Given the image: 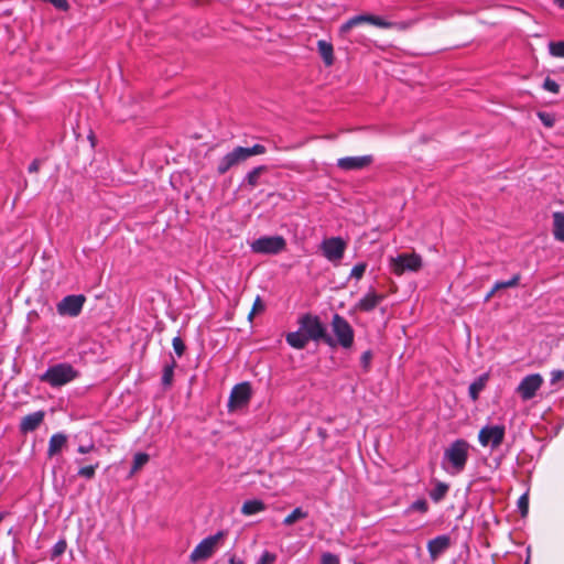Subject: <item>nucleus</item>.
<instances>
[{
  "mask_svg": "<svg viewBox=\"0 0 564 564\" xmlns=\"http://www.w3.org/2000/svg\"><path fill=\"white\" fill-rule=\"evenodd\" d=\"M547 47L550 55L564 58V41H552L549 43Z\"/></svg>",
  "mask_w": 564,
  "mask_h": 564,
  "instance_id": "32",
  "label": "nucleus"
},
{
  "mask_svg": "<svg viewBox=\"0 0 564 564\" xmlns=\"http://www.w3.org/2000/svg\"><path fill=\"white\" fill-rule=\"evenodd\" d=\"M371 359H372V352L370 350L362 352V355L360 357V365L364 368L365 372L369 371Z\"/></svg>",
  "mask_w": 564,
  "mask_h": 564,
  "instance_id": "41",
  "label": "nucleus"
},
{
  "mask_svg": "<svg viewBox=\"0 0 564 564\" xmlns=\"http://www.w3.org/2000/svg\"><path fill=\"white\" fill-rule=\"evenodd\" d=\"M175 367H176V361L173 358L171 359L170 364H166L163 367L162 379L161 380H162V384L164 387H170L172 384Z\"/></svg>",
  "mask_w": 564,
  "mask_h": 564,
  "instance_id": "27",
  "label": "nucleus"
},
{
  "mask_svg": "<svg viewBox=\"0 0 564 564\" xmlns=\"http://www.w3.org/2000/svg\"><path fill=\"white\" fill-rule=\"evenodd\" d=\"M332 329L336 337L335 345L338 344L348 349L354 344L355 333L350 324L339 314H335L332 319Z\"/></svg>",
  "mask_w": 564,
  "mask_h": 564,
  "instance_id": "5",
  "label": "nucleus"
},
{
  "mask_svg": "<svg viewBox=\"0 0 564 564\" xmlns=\"http://www.w3.org/2000/svg\"><path fill=\"white\" fill-rule=\"evenodd\" d=\"M470 445L463 438L455 440L445 448L442 467L449 475L460 474L468 462Z\"/></svg>",
  "mask_w": 564,
  "mask_h": 564,
  "instance_id": "1",
  "label": "nucleus"
},
{
  "mask_svg": "<svg viewBox=\"0 0 564 564\" xmlns=\"http://www.w3.org/2000/svg\"><path fill=\"white\" fill-rule=\"evenodd\" d=\"M518 508H519L522 517L527 516L528 509H529V498H528L527 494L522 495L518 499Z\"/></svg>",
  "mask_w": 564,
  "mask_h": 564,
  "instance_id": "42",
  "label": "nucleus"
},
{
  "mask_svg": "<svg viewBox=\"0 0 564 564\" xmlns=\"http://www.w3.org/2000/svg\"><path fill=\"white\" fill-rule=\"evenodd\" d=\"M497 291H494V288L491 289V291L487 294L486 296V301H488Z\"/></svg>",
  "mask_w": 564,
  "mask_h": 564,
  "instance_id": "52",
  "label": "nucleus"
},
{
  "mask_svg": "<svg viewBox=\"0 0 564 564\" xmlns=\"http://www.w3.org/2000/svg\"><path fill=\"white\" fill-rule=\"evenodd\" d=\"M40 166H41V161L39 159H35L29 165L28 171L30 173H36L40 170Z\"/></svg>",
  "mask_w": 564,
  "mask_h": 564,
  "instance_id": "50",
  "label": "nucleus"
},
{
  "mask_svg": "<svg viewBox=\"0 0 564 564\" xmlns=\"http://www.w3.org/2000/svg\"><path fill=\"white\" fill-rule=\"evenodd\" d=\"M265 151H267L265 147L262 144H259V143H257L250 148H246L248 159L253 155L263 154V153H265Z\"/></svg>",
  "mask_w": 564,
  "mask_h": 564,
  "instance_id": "40",
  "label": "nucleus"
},
{
  "mask_svg": "<svg viewBox=\"0 0 564 564\" xmlns=\"http://www.w3.org/2000/svg\"><path fill=\"white\" fill-rule=\"evenodd\" d=\"M248 160V155L246 152V148L236 147L231 152L224 155L217 165V172L223 175L227 173L231 167L238 165L239 163Z\"/></svg>",
  "mask_w": 564,
  "mask_h": 564,
  "instance_id": "14",
  "label": "nucleus"
},
{
  "mask_svg": "<svg viewBox=\"0 0 564 564\" xmlns=\"http://www.w3.org/2000/svg\"><path fill=\"white\" fill-rule=\"evenodd\" d=\"M66 550V542L64 540H59L53 546V556H59Z\"/></svg>",
  "mask_w": 564,
  "mask_h": 564,
  "instance_id": "46",
  "label": "nucleus"
},
{
  "mask_svg": "<svg viewBox=\"0 0 564 564\" xmlns=\"http://www.w3.org/2000/svg\"><path fill=\"white\" fill-rule=\"evenodd\" d=\"M362 23H369L378 28L388 26L386 20L382 19L381 17L365 13L355 15L348 19L345 23H343L339 28V34L341 36H345L352 28L360 25Z\"/></svg>",
  "mask_w": 564,
  "mask_h": 564,
  "instance_id": "12",
  "label": "nucleus"
},
{
  "mask_svg": "<svg viewBox=\"0 0 564 564\" xmlns=\"http://www.w3.org/2000/svg\"><path fill=\"white\" fill-rule=\"evenodd\" d=\"M4 513L0 512V522L2 521Z\"/></svg>",
  "mask_w": 564,
  "mask_h": 564,
  "instance_id": "55",
  "label": "nucleus"
},
{
  "mask_svg": "<svg viewBox=\"0 0 564 564\" xmlns=\"http://www.w3.org/2000/svg\"><path fill=\"white\" fill-rule=\"evenodd\" d=\"M524 564H530V549H528V556Z\"/></svg>",
  "mask_w": 564,
  "mask_h": 564,
  "instance_id": "53",
  "label": "nucleus"
},
{
  "mask_svg": "<svg viewBox=\"0 0 564 564\" xmlns=\"http://www.w3.org/2000/svg\"><path fill=\"white\" fill-rule=\"evenodd\" d=\"M79 376V372L68 362H59L50 366L40 376V381L50 384L52 388L63 387Z\"/></svg>",
  "mask_w": 564,
  "mask_h": 564,
  "instance_id": "2",
  "label": "nucleus"
},
{
  "mask_svg": "<svg viewBox=\"0 0 564 564\" xmlns=\"http://www.w3.org/2000/svg\"><path fill=\"white\" fill-rule=\"evenodd\" d=\"M411 509L425 513L429 510V505L425 499H417L411 505Z\"/></svg>",
  "mask_w": 564,
  "mask_h": 564,
  "instance_id": "43",
  "label": "nucleus"
},
{
  "mask_svg": "<svg viewBox=\"0 0 564 564\" xmlns=\"http://www.w3.org/2000/svg\"><path fill=\"white\" fill-rule=\"evenodd\" d=\"M321 564H340L339 557L330 552L322 554Z\"/></svg>",
  "mask_w": 564,
  "mask_h": 564,
  "instance_id": "39",
  "label": "nucleus"
},
{
  "mask_svg": "<svg viewBox=\"0 0 564 564\" xmlns=\"http://www.w3.org/2000/svg\"><path fill=\"white\" fill-rule=\"evenodd\" d=\"M90 462L89 458H75V464H77L79 469L77 470V476L83 477L85 479H93L95 477L96 470L99 467V462H91L89 465L83 466L85 462Z\"/></svg>",
  "mask_w": 564,
  "mask_h": 564,
  "instance_id": "20",
  "label": "nucleus"
},
{
  "mask_svg": "<svg viewBox=\"0 0 564 564\" xmlns=\"http://www.w3.org/2000/svg\"><path fill=\"white\" fill-rule=\"evenodd\" d=\"M251 398V388L248 382L236 384L230 393L228 406L230 409L246 405Z\"/></svg>",
  "mask_w": 564,
  "mask_h": 564,
  "instance_id": "16",
  "label": "nucleus"
},
{
  "mask_svg": "<svg viewBox=\"0 0 564 564\" xmlns=\"http://www.w3.org/2000/svg\"><path fill=\"white\" fill-rule=\"evenodd\" d=\"M248 160V155L246 152V148L236 147L231 152L224 155L217 165V172L223 175L227 173L231 167L238 165L239 163Z\"/></svg>",
  "mask_w": 564,
  "mask_h": 564,
  "instance_id": "13",
  "label": "nucleus"
},
{
  "mask_svg": "<svg viewBox=\"0 0 564 564\" xmlns=\"http://www.w3.org/2000/svg\"><path fill=\"white\" fill-rule=\"evenodd\" d=\"M366 269H367L366 262L357 263L351 269L349 278L356 279L357 281H359L364 276Z\"/></svg>",
  "mask_w": 564,
  "mask_h": 564,
  "instance_id": "35",
  "label": "nucleus"
},
{
  "mask_svg": "<svg viewBox=\"0 0 564 564\" xmlns=\"http://www.w3.org/2000/svg\"><path fill=\"white\" fill-rule=\"evenodd\" d=\"M560 7H564V0H554Z\"/></svg>",
  "mask_w": 564,
  "mask_h": 564,
  "instance_id": "54",
  "label": "nucleus"
},
{
  "mask_svg": "<svg viewBox=\"0 0 564 564\" xmlns=\"http://www.w3.org/2000/svg\"><path fill=\"white\" fill-rule=\"evenodd\" d=\"M275 558V554L264 551L256 564H273Z\"/></svg>",
  "mask_w": 564,
  "mask_h": 564,
  "instance_id": "44",
  "label": "nucleus"
},
{
  "mask_svg": "<svg viewBox=\"0 0 564 564\" xmlns=\"http://www.w3.org/2000/svg\"><path fill=\"white\" fill-rule=\"evenodd\" d=\"M286 247V241L282 236H263L253 240L250 249L259 254H278Z\"/></svg>",
  "mask_w": 564,
  "mask_h": 564,
  "instance_id": "4",
  "label": "nucleus"
},
{
  "mask_svg": "<svg viewBox=\"0 0 564 564\" xmlns=\"http://www.w3.org/2000/svg\"><path fill=\"white\" fill-rule=\"evenodd\" d=\"M307 517V512L304 511L301 507L295 508L289 516H286L283 520L284 525H292L296 521L305 519Z\"/></svg>",
  "mask_w": 564,
  "mask_h": 564,
  "instance_id": "30",
  "label": "nucleus"
},
{
  "mask_svg": "<svg viewBox=\"0 0 564 564\" xmlns=\"http://www.w3.org/2000/svg\"><path fill=\"white\" fill-rule=\"evenodd\" d=\"M317 50H318V53H319L321 57L323 58V62L325 63V65L326 66L333 65L334 48H333L332 43H329L325 40H319L317 42Z\"/></svg>",
  "mask_w": 564,
  "mask_h": 564,
  "instance_id": "23",
  "label": "nucleus"
},
{
  "mask_svg": "<svg viewBox=\"0 0 564 564\" xmlns=\"http://www.w3.org/2000/svg\"><path fill=\"white\" fill-rule=\"evenodd\" d=\"M538 117L541 120V122L547 128H552L555 123V118L551 113L540 111L538 112Z\"/></svg>",
  "mask_w": 564,
  "mask_h": 564,
  "instance_id": "37",
  "label": "nucleus"
},
{
  "mask_svg": "<svg viewBox=\"0 0 564 564\" xmlns=\"http://www.w3.org/2000/svg\"><path fill=\"white\" fill-rule=\"evenodd\" d=\"M486 381H487V376L485 375V376H480L479 378H477L474 382H471L469 384L468 394L473 401H476L478 399L479 393L485 388Z\"/></svg>",
  "mask_w": 564,
  "mask_h": 564,
  "instance_id": "26",
  "label": "nucleus"
},
{
  "mask_svg": "<svg viewBox=\"0 0 564 564\" xmlns=\"http://www.w3.org/2000/svg\"><path fill=\"white\" fill-rule=\"evenodd\" d=\"M543 89L550 91V93H553V94H557L560 91V85L552 78L550 77H546L544 79V83H543Z\"/></svg>",
  "mask_w": 564,
  "mask_h": 564,
  "instance_id": "38",
  "label": "nucleus"
},
{
  "mask_svg": "<svg viewBox=\"0 0 564 564\" xmlns=\"http://www.w3.org/2000/svg\"><path fill=\"white\" fill-rule=\"evenodd\" d=\"M373 162L370 154L361 156H345L337 160V167L343 171H359L368 167Z\"/></svg>",
  "mask_w": 564,
  "mask_h": 564,
  "instance_id": "15",
  "label": "nucleus"
},
{
  "mask_svg": "<svg viewBox=\"0 0 564 564\" xmlns=\"http://www.w3.org/2000/svg\"><path fill=\"white\" fill-rule=\"evenodd\" d=\"M229 564H245L242 560L237 558L235 555L230 556Z\"/></svg>",
  "mask_w": 564,
  "mask_h": 564,
  "instance_id": "51",
  "label": "nucleus"
},
{
  "mask_svg": "<svg viewBox=\"0 0 564 564\" xmlns=\"http://www.w3.org/2000/svg\"><path fill=\"white\" fill-rule=\"evenodd\" d=\"M264 311V304L261 300L260 296H257V299L254 300V303H253V306H252V311L251 313L249 314V318L251 319L252 318V315L256 313V312H262Z\"/></svg>",
  "mask_w": 564,
  "mask_h": 564,
  "instance_id": "47",
  "label": "nucleus"
},
{
  "mask_svg": "<svg viewBox=\"0 0 564 564\" xmlns=\"http://www.w3.org/2000/svg\"><path fill=\"white\" fill-rule=\"evenodd\" d=\"M223 536V532H217L202 540L192 551L189 558L192 562L206 560L214 553L218 540Z\"/></svg>",
  "mask_w": 564,
  "mask_h": 564,
  "instance_id": "9",
  "label": "nucleus"
},
{
  "mask_svg": "<svg viewBox=\"0 0 564 564\" xmlns=\"http://www.w3.org/2000/svg\"><path fill=\"white\" fill-rule=\"evenodd\" d=\"M544 380L540 373L525 376L517 387V393L522 400L528 401L535 397L536 391L542 387Z\"/></svg>",
  "mask_w": 564,
  "mask_h": 564,
  "instance_id": "10",
  "label": "nucleus"
},
{
  "mask_svg": "<svg viewBox=\"0 0 564 564\" xmlns=\"http://www.w3.org/2000/svg\"><path fill=\"white\" fill-rule=\"evenodd\" d=\"M386 23L388 24V26H381L382 29H397L399 31H405L414 24V21H402V22L386 21Z\"/></svg>",
  "mask_w": 564,
  "mask_h": 564,
  "instance_id": "34",
  "label": "nucleus"
},
{
  "mask_svg": "<svg viewBox=\"0 0 564 564\" xmlns=\"http://www.w3.org/2000/svg\"><path fill=\"white\" fill-rule=\"evenodd\" d=\"M563 378H564L563 370H553L551 372V384H555L557 381L562 380Z\"/></svg>",
  "mask_w": 564,
  "mask_h": 564,
  "instance_id": "48",
  "label": "nucleus"
},
{
  "mask_svg": "<svg viewBox=\"0 0 564 564\" xmlns=\"http://www.w3.org/2000/svg\"><path fill=\"white\" fill-rule=\"evenodd\" d=\"M383 299L384 295L378 294L375 291H369L358 301L356 308L362 312H371L383 301Z\"/></svg>",
  "mask_w": 564,
  "mask_h": 564,
  "instance_id": "19",
  "label": "nucleus"
},
{
  "mask_svg": "<svg viewBox=\"0 0 564 564\" xmlns=\"http://www.w3.org/2000/svg\"><path fill=\"white\" fill-rule=\"evenodd\" d=\"M56 9L59 10H67L68 9V2L67 0H52L51 2Z\"/></svg>",
  "mask_w": 564,
  "mask_h": 564,
  "instance_id": "49",
  "label": "nucleus"
},
{
  "mask_svg": "<svg viewBox=\"0 0 564 564\" xmlns=\"http://www.w3.org/2000/svg\"><path fill=\"white\" fill-rule=\"evenodd\" d=\"M149 458L150 457L147 453H137L133 457L130 475L135 474L140 468H142L149 462Z\"/></svg>",
  "mask_w": 564,
  "mask_h": 564,
  "instance_id": "31",
  "label": "nucleus"
},
{
  "mask_svg": "<svg viewBox=\"0 0 564 564\" xmlns=\"http://www.w3.org/2000/svg\"><path fill=\"white\" fill-rule=\"evenodd\" d=\"M265 503L260 499L246 500L241 507L243 516H252L265 510Z\"/></svg>",
  "mask_w": 564,
  "mask_h": 564,
  "instance_id": "24",
  "label": "nucleus"
},
{
  "mask_svg": "<svg viewBox=\"0 0 564 564\" xmlns=\"http://www.w3.org/2000/svg\"><path fill=\"white\" fill-rule=\"evenodd\" d=\"M299 325L310 340H323L328 346H335V340L327 334L326 327L321 322L318 316L312 314H304L299 319Z\"/></svg>",
  "mask_w": 564,
  "mask_h": 564,
  "instance_id": "3",
  "label": "nucleus"
},
{
  "mask_svg": "<svg viewBox=\"0 0 564 564\" xmlns=\"http://www.w3.org/2000/svg\"><path fill=\"white\" fill-rule=\"evenodd\" d=\"M448 485L445 482H436L435 487L430 491V497L434 502H438L446 496Z\"/></svg>",
  "mask_w": 564,
  "mask_h": 564,
  "instance_id": "28",
  "label": "nucleus"
},
{
  "mask_svg": "<svg viewBox=\"0 0 564 564\" xmlns=\"http://www.w3.org/2000/svg\"><path fill=\"white\" fill-rule=\"evenodd\" d=\"M519 281H520V274H514L508 281H497L494 284V291H498V290L507 289V288H514L519 284Z\"/></svg>",
  "mask_w": 564,
  "mask_h": 564,
  "instance_id": "33",
  "label": "nucleus"
},
{
  "mask_svg": "<svg viewBox=\"0 0 564 564\" xmlns=\"http://www.w3.org/2000/svg\"><path fill=\"white\" fill-rule=\"evenodd\" d=\"M285 340L288 345H290L294 349H304L310 339L305 336V333L301 329V327L296 332L288 333L285 336Z\"/></svg>",
  "mask_w": 564,
  "mask_h": 564,
  "instance_id": "21",
  "label": "nucleus"
},
{
  "mask_svg": "<svg viewBox=\"0 0 564 564\" xmlns=\"http://www.w3.org/2000/svg\"><path fill=\"white\" fill-rule=\"evenodd\" d=\"M86 297L82 294L67 295L57 303V313L63 316H78L83 310Z\"/></svg>",
  "mask_w": 564,
  "mask_h": 564,
  "instance_id": "11",
  "label": "nucleus"
},
{
  "mask_svg": "<svg viewBox=\"0 0 564 564\" xmlns=\"http://www.w3.org/2000/svg\"><path fill=\"white\" fill-rule=\"evenodd\" d=\"M346 248L347 243L340 237H330L321 243L323 256L333 263H338L343 259Z\"/></svg>",
  "mask_w": 564,
  "mask_h": 564,
  "instance_id": "7",
  "label": "nucleus"
},
{
  "mask_svg": "<svg viewBox=\"0 0 564 564\" xmlns=\"http://www.w3.org/2000/svg\"><path fill=\"white\" fill-rule=\"evenodd\" d=\"M451 546V538L446 534L437 535L427 542L431 561H436Z\"/></svg>",
  "mask_w": 564,
  "mask_h": 564,
  "instance_id": "17",
  "label": "nucleus"
},
{
  "mask_svg": "<svg viewBox=\"0 0 564 564\" xmlns=\"http://www.w3.org/2000/svg\"><path fill=\"white\" fill-rule=\"evenodd\" d=\"M506 429L503 425H485L478 434L481 446H490L492 449L499 447L505 438Z\"/></svg>",
  "mask_w": 564,
  "mask_h": 564,
  "instance_id": "8",
  "label": "nucleus"
},
{
  "mask_svg": "<svg viewBox=\"0 0 564 564\" xmlns=\"http://www.w3.org/2000/svg\"><path fill=\"white\" fill-rule=\"evenodd\" d=\"M45 416L44 411H36L22 417L20 422V431L29 433L35 431L43 422Z\"/></svg>",
  "mask_w": 564,
  "mask_h": 564,
  "instance_id": "18",
  "label": "nucleus"
},
{
  "mask_svg": "<svg viewBox=\"0 0 564 564\" xmlns=\"http://www.w3.org/2000/svg\"><path fill=\"white\" fill-rule=\"evenodd\" d=\"M422 267V258L416 253H401L390 260V269L395 275L405 271L416 272Z\"/></svg>",
  "mask_w": 564,
  "mask_h": 564,
  "instance_id": "6",
  "label": "nucleus"
},
{
  "mask_svg": "<svg viewBox=\"0 0 564 564\" xmlns=\"http://www.w3.org/2000/svg\"><path fill=\"white\" fill-rule=\"evenodd\" d=\"M553 236L555 240L564 242V213H553Z\"/></svg>",
  "mask_w": 564,
  "mask_h": 564,
  "instance_id": "25",
  "label": "nucleus"
},
{
  "mask_svg": "<svg viewBox=\"0 0 564 564\" xmlns=\"http://www.w3.org/2000/svg\"><path fill=\"white\" fill-rule=\"evenodd\" d=\"M172 346L177 357H182L185 351V344L180 336L173 338Z\"/></svg>",
  "mask_w": 564,
  "mask_h": 564,
  "instance_id": "36",
  "label": "nucleus"
},
{
  "mask_svg": "<svg viewBox=\"0 0 564 564\" xmlns=\"http://www.w3.org/2000/svg\"><path fill=\"white\" fill-rule=\"evenodd\" d=\"M264 171L265 166L263 165L253 167L250 172L247 173L245 182L251 187L257 186L259 183V177Z\"/></svg>",
  "mask_w": 564,
  "mask_h": 564,
  "instance_id": "29",
  "label": "nucleus"
},
{
  "mask_svg": "<svg viewBox=\"0 0 564 564\" xmlns=\"http://www.w3.org/2000/svg\"><path fill=\"white\" fill-rule=\"evenodd\" d=\"M67 436L63 433H55L48 441L47 455L53 457L66 445Z\"/></svg>",
  "mask_w": 564,
  "mask_h": 564,
  "instance_id": "22",
  "label": "nucleus"
},
{
  "mask_svg": "<svg viewBox=\"0 0 564 564\" xmlns=\"http://www.w3.org/2000/svg\"><path fill=\"white\" fill-rule=\"evenodd\" d=\"M95 451H96V446H95L94 442H89L87 444H80L77 447V453L82 454V455L89 454Z\"/></svg>",
  "mask_w": 564,
  "mask_h": 564,
  "instance_id": "45",
  "label": "nucleus"
}]
</instances>
